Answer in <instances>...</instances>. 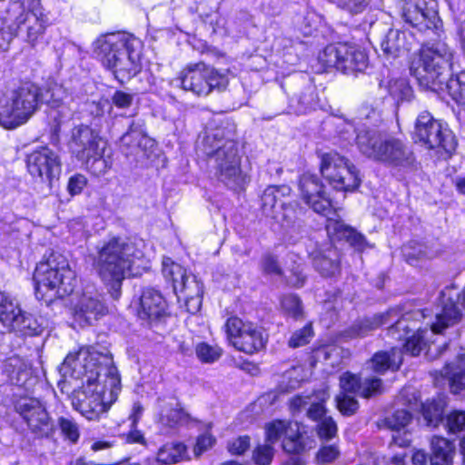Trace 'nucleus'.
Masks as SVG:
<instances>
[{"instance_id": "nucleus-50", "label": "nucleus", "mask_w": 465, "mask_h": 465, "mask_svg": "<svg viewBox=\"0 0 465 465\" xmlns=\"http://www.w3.org/2000/svg\"><path fill=\"white\" fill-rule=\"evenodd\" d=\"M282 311L293 319H300L303 315L301 299L294 294H287L282 296L281 300Z\"/></svg>"}, {"instance_id": "nucleus-22", "label": "nucleus", "mask_w": 465, "mask_h": 465, "mask_svg": "<svg viewBox=\"0 0 465 465\" xmlns=\"http://www.w3.org/2000/svg\"><path fill=\"white\" fill-rule=\"evenodd\" d=\"M380 162L411 172L419 167L413 152L395 138L387 139L380 144Z\"/></svg>"}, {"instance_id": "nucleus-54", "label": "nucleus", "mask_w": 465, "mask_h": 465, "mask_svg": "<svg viewBox=\"0 0 465 465\" xmlns=\"http://www.w3.org/2000/svg\"><path fill=\"white\" fill-rule=\"evenodd\" d=\"M402 254L406 262L411 265H415L419 261L427 256L425 248L418 242H410L403 245Z\"/></svg>"}, {"instance_id": "nucleus-49", "label": "nucleus", "mask_w": 465, "mask_h": 465, "mask_svg": "<svg viewBox=\"0 0 465 465\" xmlns=\"http://www.w3.org/2000/svg\"><path fill=\"white\" fill-rule=\"evenodd\" d=\"M275 450L273 444L267 442L258 444L252 450V460L255 465H270L273 460Z\"/></svg>"}, {"instance_id": "nucleus-38", "label": "nucleus", "mask_w": 465, "mask_h": 465, "mask_svg": "<svg viewBox=\"0 0 465 465\" xmlns=\"http://www.w3.org/2000/svg\"><path fill=\"white\" fill-rule=\"evenodd\" d=\"M298 425L285 420H274L265 425V440L276 443L282 437L285 438Z\"/></svg>"}, {"instance_id": "nucleus-23", "label": "nucleus", "mask_w": 465, "mask_h": 465, "mask_svg": "<svg viewBox=\"0 0 465 465\" xmlns=\"http://www.w3.org/2000/svg\"><path fill=\"white\" fill-rule=\"evenodd\" d=\"M67 97L65 88L59 84L50 83L44 89L41 88L40 105L45 104L50 108V116L56 123V127L73 116V110L65 103Z\"/></svg>"}, {"instance_id": "nucleus-62", "label": "nucleus", "mask_w": 465, "mask_h": 465, "mask_svg": "<svg viewBox=\"0 0 465 465\" xmlns=\"http://www.w3.org/2000/svg\"><path fill=\"white\" fill-rule=\"evenodd\" d=\"M134 95L121 90H117L112 95V104L119 109H127L134 103Z\"/></svg>"}, {"instance_id": "nucleus-44", "label": "nucleus", "mask_w": 465, "mask_h": 465, "mask_svg": "<svg viewBox=\"0 0 465 465\" xmlns=\"http://www.w3.org/2000/svg\"><path fill=\"white\" fill-rule=\"evenodd\" d=\"M358 119V129H376L378 113L376 111L375 102H373L372 104H362V105L359 109Z\"/></svg>"}, {"instance_id": "nucleus-3", "label": "nucleus", "mask_w": 465, "mask_h": 465, "mask_svg": "<svg viewBox=\"0 0 465 465\" xmlns=\"http://www.w3.org/2000/svg\"><path fill=\"white\" fill-rule=\"evenodd\" d=\"M49 25L41 0L9 2L0 19V52L8 50L15 36L35 47L44 40Z\"/></svg>"}, {"instance_id": "nucleus-8", "label": "nucleus", "mask_w": 465, "mask_h": 465, "mask_svg": "<svg viewBox=\"0 0 465 465\" xmlns=\"http://www.w3.org/2000/svg\"><path fill=\"white\" fill-rule=\"evenodd\" d=\"M454 58L453 50L443 42L423 45L419 58L412 62L411 74L420 85L433 92L444 90Z\"/></svg>"}, {"instance_id": "nucleus-64", "label": "nucleus", "mask_w": 465, "mask_h": 465, "mask_svg": "<svg viewBox=\"0 0 465 465\" xmlns=\"http://www.w3.org/2000/svg\"><path fill=\"white\" fill-rule=\"evenodd\" d=\"M87 183L84 175L77 173L70 177L67 184V190L71 195L79 194Z\"/></svg>"}, {"instance_id": "nucleus-16", "label": "nucleus", "mask_w": 465, "mask_h": 465, "mask_svg": "<svg viewBox=\"0 0 465 465\" xmlns=\"http://www.w3.org/2000/svg\"><path fill=\"white\" fill-rule=\"evenodd\" d=\"M224 329L230 343L247 354L262 351L267 342L260 327L252 322H243L238 317H230Z\"/></svg>"}, {"instance_id": "nucleus-11", "label": "nucleus", "mask_w": 465, "mask_h": 465, "mask_svg": "<svg viewBox=\"0 0 465 465\" xmlns=\"http://www.w3.org/2000/svg\"><path fill=\"white\" fill-rule=\"evenodd\" d=\"M41 88L25 84L12 93L10 99L0 105V125L15 129L25 124L39 109Z\"/></svg>"}, {"instance_id": "nucleus-59", "label": "nucleus", "mask_w": 465, "mask_h": 465, "mask_svg": "<svg viewBox=\"0 0 465 465\" xmlns=\"http://www.w3.org/2000/svg\"><path fill=\"white\" fill-rule=\"evenodd\" d=\"M411 420V414L406 410H398L391 416L385 418V424L391 430L405 427Z\"/></svg>"}, {"instance_id": "nucleus-45", "label": "nucleus", "mask_w": 465, "mask_h": 465, "mask_svg": "<svg viewBox=\"0 0 465 465\" xmlns=\"http://www.w3.org/2000/svg\"><path fill=\"white\" fill-rule=\"evenodd\" d=\"M402 361V354L400 349L392 348L390 351L380 352V374L387 370L392 371L400 368Z\"/></svg>"}, {"instance_id": "nucleus-41", "label": "nucleus", "mask_w": 465, "mask_h": 465, "mask_svg": "<svg viewBox=\"0 0 465 465\" xmlns=\"http://www.w3.org/2000/svg\"><path fill=\"white\" fill-rule=\"evenodd\" d=\"M163 274L164 278L172 282L173 292H175L176 285L182 283L187 276V270L181 264L174 262L170 258L163 261Z\"/></svg>"}, {"instance_id": "nucleus-9", "label": "nucleus", "mask_w": 465, "mask_h": 465, "mask_svg": "<svg viewBox=\"0 0 465 465\" xmlns=\"http://www.w3.org/2000/svg\"><path fill=\"white\" fill-rule=\"evenodd\" d=\"M33 279L36 298L46 302L72 293L75 281L68 262L59 254H52L46 261L39 262Z\"/></svg>"}, {"instance_id": "nucleus-39", "label": "nucleus", "mask_w": 465, "mask_h": 465, "mask_svg": "<svg viewBox=\"0 0 465 465\" xmlns=\"http://www.w3.org/2000/svg\"><path fill=\"white\" fill-rule=\"evenodd\" d=\"M189 418V414L179 406L173 408L172 404H166L161 407L159 421L164 426L174 428L187 422Z\"/></svg>"}, {"instance_id": "nucleus-43", "label": "nucleus", "mask_w": 465, "mask_h": 465, "mask_svg": "<svg viewBox=\"0 0 465 465\" xmlns=\"http://www.w3.org/2000/svg\"><path fill=\"white\" fill-rule=\"evenodd\" d=\"M444 89L448 91L449 94L458 104H465V72L447 79L444 84Z\"/></svg>"}, {"instance_id": "nucleus-60", "label": "nucleus", "mask_w": 465, "mask_h": 465, "mask_svg": "<svg viewBox=\"0 0 465 465\" xmlns=\"http://www.w3.org/2000/svg\"><path fill=\"white\" fill-rule=\"evenodd\" d=\"M446 426L450 432L457 433L465 430V411H452L446 417Z\"/></svg>"}, {"instance_id": "nucleus-15", "label": "nucleus", "mask_w": 465, "mask_h": 465, "mask_svg": "<svg viewBox=\"0 0 465 465\" xmlns=\"http://www.w3.org/2000/svg\"><path fill=\"white\" fill-rule=\"evenodd\" d=\"M320 59L327 67H335L346 74L362 72L368 65L366 54L358 46L347 43L328 45Z\"/></svg>"}, {"instance_id": "nucleus-10", "label": "nucleus", "mask_w": 465, "mask_h": 465, "mask_svg": "<svg viewBox=\"0 0 465 465\" xmlns=\"http://www.w3.org/2000/svg\"><path fill=\"white\" fill-rule=\"evenodd\" d=\"M41 88L25 84L12 93L10 99L0 105V125L15 129L25 124L39 109Z\"/></svg>"}, {"instance_id": "nucleus-21", "label": "nucleus", "mask_w": 465, "mask_h": 465, "mask_svg": "<svg viewBox=\"0 0 465 465\" xmlns=\"http://www.w3.org/2000/svg\"><path fill=\"white\" fill-rule=\"evenodd\" d=\"M26 167L33 177L51 185L54 179L60 175L61 161L55 152L44 146L27 154Z\"/></svg>"}, {"instance_id": "nucleus-1", "label": "nucleus", "mask_w": 465, "mask_h": 465, "mask_svg": "<svg viewBox=\"0 0 465 465\" xmlns=\"http://www.w3.org/2000/svg\"><path fill=\"white\" fill-rule=\"evenodd\" d=\"M64 378L82 380L83 385L73 391V408L88 420H98L117 400L121 379L111 356L96 351L69 353L61 365Z\"/></svg>"}, {"instance_id": "nucleus-28", "label": "nucleus", "mask_w": 465, "mask_h": 465, "mask_svg": "<svg viewBox=\"0 0 465 465\" xmlns=\"http://www.w3.org/2000/svg\"><path fill=\"white\" fill-rule=\"evenodd\" d=\"M120 142L122 147L130 150V153L141 150L147 154V152L154 146V140L148 136L145 121L142 118L131 121L127 131L121 136Z\"/></svg>"}, {"instance_id": "nucleus-63", "label": "nucleus", "mask_w": 465, "mask_h": 465, "mask_svg": "<svg viewBox=\"0 0 465 465\" xmlns=\"http://www.w3.org/2000/svg\"><path fill=\"white\" fill-rule=\"evenodd\" d=\"M250 448V437L240 436L231 441L228 445V450L232 454L241 455L243 454Z\"/></svg>"}, {"instance_id": "nucleus-52", "label": "nucleus", "mask_w": 465, "mask_h": 465, "mask_svg": "<svg viewBox=\"0 0 465 465\" xmlns=\"http://www.w3.org/2000/svg\"><path fill=\"white\" fill-rule=\"evenodd\" d=\"M387 89L391 97L399 103L407 99L411 94V87L405 79H395L389 82Z\"/></svg>"}, {"instance_id": "nucleus-35", "label": "nucleus", "mask_w": 465, "mask_h": 465, "mask_svg": "<svg viewBox=\"0 0 465 465\" xmlns=\"http://www.w3.org/2000/svg\"><path fill=\"white\" fill-rule=\"evenodd\" d=\"M3 368L9 381L17 386H25L31 375V370L27 364L17 356L8 358Z\"/></svg>"}, {"instance_id": "nucleus-12", "label": "nucleus", "mask_w": 465, "mask_h": 465, "mask_svg": "<svg viewBox=\"0 0 465 465\" xmlns=\"http://www.w3.org/2000/svg\"><path fill=\"white\" fill-rule=\"evenodd\" d=\"M228 72L200 62L188 65L173 83L198 96H207L213 91L221 93L226 90L229 84Z\"/></svg>"}, {"instance_id": "nucleus-17", "label": "nucleus", "mask_w": 465, "mask_h": 465, "mask_svg": "<svg viewBox=\"0 0 465 465\" xmlns=\"http://www.w3.org/2000/svg\"><path fill=\"white\" fill-rule=\"evenodd\" d=\"M415 138L428 149L441 148L450 153L456 148L452 133L428 113H421L415 124Z\"/></svg>"}, {"instance_id": "nucleus-18", "label": "nucleus", "mask_w": 465, "mask_h": 465, "mask_svg": "<svg viewBox=\"0 0 465 465\" xmlns=\"http://www.w3.org/2000/svg\"><path fill=\"white\" fill-rule=\"evenodd\" d=\"M15 411L26 423L29 430L37 438H48L54 425L45 405L36 398L24 397L16 401Z\"/></svg>"}, {"instance_id": "nucleus-24", "label": "nucleus", "mask_w": 465, "mask_h": 465, "mask_svg": "<svg viewBox=\"0 0 465 465\" xmlns=\"http://www.w3.org/2000/svg\"><path fill=\"white\" fill-rule=\"evenodd\" d=\"M138 318L153 327L166 319L167 303L162 293L153 288H145L140 297Z\"/></svg>"}, {"instance_id": "nucleus-51", "label": "nucleus", "mask_w": 465, "mask_h": 465, "mask_svg": "<svg viewBox=\"0 0 465 465\" xmlns=\"http://www.w3.org/2000/svg\"><path fill=\"white\" fill-rule=\"evenodd\" d=\"M376 323L371 320H358L343 332V336L350 339L364 337L374 331Z\"/></svg>"}, {"instance_id": "nucleus-7", "label": "nucleus", "mask_w": 465, "mask_h": 465, "mask_svg": "<svg viewBox=\"0 0 465 465\" xmlns=\"http://www.w3.org/2000/svg\"><path fill=\"white\" fill-rule=\"evenodd\" d=\"M424 314L421 311L417 310L401 314L389 328L388 331L396 340L406 339L404 348L406 351L412 356H417L427 347L426 339L429 334L441 333L445 329L458 324L462 318V314L458 309L455 302L450 299L443 300L442 306L439 312L436 313V320L431 324L430 331L428 330H420V328L411 336H409L415 324H410L411 320H418L423 318Z\"/></svg>"}, {"instance_id": "nucleus-2", "label": "nucleus", "mask_w": 465, "mask_h": 465, "mask_svg": "<svg viewBox=\"0 0 465 465\" xmlns=\"http://www.w3.org/2000/svg\"><path fill=\"white\" fill-rule=\"evenodd\" d=\"M142 257L143 252L122 237H111L96 246L94 269L114 300L121 295L123 281L134 275L133 268Z\"/></svg>"}, {"instance_id": "nucleus-13", "label": "nucleus", "mask_w": 465, "mask_h": 465, "mask_svg": "<svg viewBox=\"0 0 465 465\" xmlns=\"http://www.w3.org/2000/svg\"><path fill=\"white\" fill-rule=\"evenodd\" d=\"M0 322L19 336L41 335L47 326L43 317L23 311L19 302L5 292H0Z\"/></svg>"}, {"instance_id": "nucleus-34", "label": "nucleus", "mask_w": 465, "mask_h": 465, "mask_svg": "<svg viewBox=\"0 0 465 465\" xmlns=\"http://www.w3.org/2000/svg\"><path fill=\"white\" fill-rule=\"evenodd\" d=\"M430 447L431 465H452L455 446L451 441L442 437H433Z\"/></svg>"}, {"instance_id": "nucleus-47", "label": "nucleus", "mask_w": 465, "mask_h": 465, "mask_svg": "<svg viewBox=\"0 0 465 465\" xmlns=\"http://www.w3.org/2000/svg\"><path fill=\"white\" fill-rule=\"evenodd\" d=\"M335 402H336V407H337L338 411L343 416L354 415L360 407V404H359L358 400L356 399V396L350 395V394H344V393L339 392L335 396Z\"/></svg>"}, {"instance_id": "nucleus-32", "label": "nucleus", "mask_w": 465, "mask_h": 465, "mask_svg": "<svg viewBox=\"0 0 465 465\" xmlns=\"http://www.w3.org/2000/svg\"><path fill=\"white\" fill-rule=\"evenodd\" d=\"M306 209L297 201L282 203V225L293 232H300L304 224Z\"/></svg>"}, {"instance_id": "nucleus-46", "label": "nucleus", "mask_w": 465, "mask_h": 465, "mask_svg": "<svg viewBox=\"0 0 465 465\" xmlns=\"http://www.w3.org/2000/svg\"><path fill=\"white\" fill-rule=\"evenodd\" d=\"M57 424L65 440L74 444L79 440L80 430L74 419L61 416L57 420Z\"/></svg>"}, {"instance_id": "nucleus-14", "label": "nucleus", "mask_w": 465, "mask_h": 465, "mask_svg": "<svg viewBox=\"0 0 465 465\" xmlns=\"http://www.w3.org/2000/svg\"><path fill=\"white\" fill-rule=\"evenodd\" d=\"M320 170L322 175L337 191L351 192L360 185L355 166L337 153L323 154Z\"/></svg>"}, {"instance_id": "nucleus-6", "label": "nucleus", "mask_w": 465, "mask_h": 465, "mask_svg": "<svg viewBox=\"0 0 465 465\" xmlns=\"http://www.w3.org/2000/svg\"><path fill=\"white\" fill-rule=\"evenodd\" d=\"M299 189L304 202L315 212L327 217L326 231L330 237L344 240L358 251L366 245L364 237L352 227L347 225L335 210L321 179L310 173H303L299 182Z\"/></svg>"}, {"instance_id": "nucleus-20", "label": "nucleus", "mask_w": 465, "mask_h": 465, "mask_svg": "<svg viewBox=\"0 0 465 465\" xmlns=\"http://www.w3.org/2000/svg\"><path fill=\"white\" fill-rule=\"evenodd\" d=\"M105 146L106 142L89 125L79 124L71 131L69 148L72 153L84 163H88L92 156L98 155Z\"/></svg>"}, {"instance_id": "nucleus-25", "label": "nucleus", "mask_w": 465, "mask_h": 465, "mask_svg": "<svg viewBox=\"0 0 465 465\" xmlns=\"http://www.w3.org/2000/svg\"><path fill=\"white\" fill-rule=\"evenodd\" d=\"M282 88L289 97L291 107L297 114H305L308 109L316 104L314 86L302 75L287 80L282 84Z\"/></svg>"}, {"instance_id": "nucleus-29", "label": "nucleus", "mask_w": 465, "mask_h": 465, "mask_svg": "<svg viewBox=\"0 0 465 465\" xmlns=\"http://www.w3.org/2000/svg\"><path fill=\"white\" fill-rule=\"evenodd\" d=\"M314 269L323 277H333L340 272V252L331 243L310 252Z\"/></svg>"}, {"instance_id": "nucleus-37", "label": "nucleus", "mask_w": 465, "mask_h": 465, "mask_svg": "<svg viewBox=\"0 0 465 465\" xmlns=\"http://www.w3.org/2000/svg\"><path fill=\"white\" fill-rule=\"evenodd\" d=\"M446 402L443 398L438 397L431 401H427L421 404L422 417L427 426L437 427L442 420V413Z\"/></svg>"}, {"instance_id": "nucleus-58", "label": "nucleus", "mask_w": 465, "mask_h": 465, "mask_svg": "<svg viewBox=\"0 0 465 465\" xmlns=\"http://www.w3.org/2000/svg\"><path fill=\"white\" fill-rule=\"evenodd\" d=\"M85 164L95 175L99 176L111 168L112 161L110 157H104V149H102L98 155L92 156L91 161Z\"/></svg>"}, {"instance_id": "nucleus-4", "label": "nucleus", "mask_w": 465, "mask_h": 465, "mask_svg": "<svg viewBox=\"0 0 465 465\" xmlns=\"http://www.w3.org/2000/svg\"><path fill=\"white\" fill-rule=\"evenodd\" d=\"M198 146L209 158L217 179L225 186L237 190L247 183L241 169L237 143L226 136L223 128L206 130Z\"/></svg>"}, {"instance_id": "nucleus-61", "label": "nucleus", "mask_w": 465, "mask_h": 465, "mask_svg": "<svg viewBox=\"0 0 465 465\" xmlns=\"http://www.w3.org/2000/svg\"><path fill=\"white\" fill-rule=\"evenodd\" d=\"M340 456V450L334 444L320 448L316 454V461L319 465L333 462Z\"/></svg>"}, {"instance_id": "nucleus-40", "label": "nucleus", "mask_w": 465, "mask_h": 465, "mask_svg": "<svg viewBox=\"0 0 465 465\" xmlns=\"http://www.w3.org/2000/svg\"><path fill=\"white\" fill-rule=\"evenodd\" d=\"M186 447L183 443H166L157 453V462L162 465H171L179 462L185 454Z\"/></svg>"}, {"instance_id": "nucleus-48", "label": "nucleus", "mask_w": 465, "mask_h": 465, "mask_svg": "<svg viewBox=\"0 0 465 465\" xmlns=\"http://www.w3.org/2000/svg\"><path fill=\"white\" fill-rule=\"evenodd\" d=\"M441 375L448 379L450 391L453 393H459L465 389V371H454L453 367L448 364L442 370Z\"/></svg>"}, {"instance_id": "nucleus-5", "label": "nucleus", "mask_w": 465, "mask_h": 465, "mask_svg": "<svg viewBox=\"0 0 465 465\" xmlns=\"http://www.w3.org/2000/svg\"><path fill=\"white\" fill-rule=\"evenodd\" d=\"M94 54L122 84L140 72V43L124 34L111 33L99 36L94 43Z\"/></svg>"}, {"instance_id": "nucleus-30", "label": "nucleus", "mask_w": 465, "mask_h": 465, "mask_svg": "<svg viewBox=\"0 0 465 465\" xmlns=\"http://www.w3.org/2000/svg\"><path fill=\"white\" fill-rule=\"evenodd\" d=\"M107 308L98 292H84L75 307L74 316L79 322L92 324L99 317L104 315Z\"/></svg>"}, {"instance_id": "nucleus-36", "label": "nucleus", "mask_w": 465, "mask_h": 465, "mask_svg": "<svg viewBox=\"0 0 465 465\" xmlns=\"http://www.w3.org/2000/svg\"><path fill=\"white\" fill-rule=\"evenodd\" d=\"M378 136L377 130L357 129V146L360 152L369 158L378 159Z\"/></svg>"}, {"instance_id": "nucleus-27", "label": "nucleus", "mask_w": 465, "mask_h": 465, "mask_svg": "<svg viewBox=\"0 0 465 465\" xmlns=\"http://www.w3.org/2000/svg\"><path fill=\"white\" fill-rule=\"evenodd\" d=\"M404 21L420 30L429 29L435 24L436 11L427 0H405L402 7Z\"/></svg>"}, {"instance_id": "nucleus-56", "label": "nucleus", "mask_w": 465, "mask_h": 465, "mask_svg": "<svg viewBox=\"0 0 465 465\" xmlns=\"http://www.w3.org/2000/svg\"><path fill=\"white\" fill-rule=\"evenodd\" d=\"M316 430L320 439L330 440L336 436L338 427L332 417L327 416L317 422Z\"/></svg>"}, {"instance_id": "nucleus-42", "label": "nucleus", "mask_w": 465, "mask_h": 465, "mask_svg": "<svg viewBox=\"0 0 465 465\" xmlns=\"http://www.w3.org/2000/svg\"><path fill=\"white\" fill-rule=\"evenodd\" d=\"M404 35L399 30L391 29L381 43L384 54L397 57L403 49Z\"/></svg>"}, {"instance_id": "nucleus-33", "label": "nucleus", "mask_w": 465, "mask_h": 465, "mask_svg": "<svg viewBox=\"0 0 465 465\" xmlns=\"http://www.w3.org/2000/svg\"><path fill=\"white\" fill-rule=\"evenodd\" d=\"M292 189L288 185H270L264 191L261 197L262 208L266 216L277 219L275 208L282 198L290 195Z\"/></svg>"}, {"instance_id": "nucleus-31", "label": "nucleus", "mask_w": 465, "mask_h": 465, "mask_svg": "<svg viewBox=\"0 0 465 465\" xmlns=\"http://www.w3.org/2000/svg\"><path fill=\"white\" fill-rule=\"evenodd\" d=\"M175 287V293H181L185 301L187 310L191 313H195L200 309L203 296V285L196 277L188 273L183 282Z\"/></svg>"}, {"instance_id": "nucleus-26", "label": "nucleus", "mask_w": 465, "mask_h": 465, "mask_svg": "<svg viewBox=\"0 0 465 465\" xmlns=\"http://www.w3.org/2000/svg\"><path fill=\"white\" fill-rule=\"evenodd\" d=\"M329 398L330 393L327 389H320L306 395H296L291 400V410L305 411L308 419L318 422L327 417L325 403Z\"/></svg>"}, {"instance_id": "nucleus-55", "label": "nucleus", "mask_w": 465, "mask_h": 465, "mask_svg": "<svg viewBox=\"0 0 465 465\" xmlns=\"http://www.w3.org/2000/svg\"><path fill=\"white\" fill-rule=\"evenodd\" d=\"M313 336L312 323L305 325L303 328L294 331L288 341L291 348H298L308 344Z\"/></svg>"}, {"instance_id": "nucleus-57", "label": "nucleus", "mask_w": 465, "mask_h": 465, "mask_svg": "<svg viewBox=\"0 0 465 465\" xmlns=\"http://www.w3.org/2000/svg\"><path fill=\"white\" fill-rule=\"evenodd\" d=\"M282 446L283 450L288 453H299L303 450L304 446L298 427L283 438Z\"/></svg>"}, {"instance_id": "nucleus-53", "label": "nucleus", "mask_w": 465, "mask_h": 465, "mask_svg": "<svg viewBox=\"0 0 465 465\" xmlns=\"http://www.w3.org/2000/svg\"><path fill=\"white\" fill-rule=\"evenodd\" d=\"M195 352L203 362L212 363L221 357L222 349L217 346H212L206 342H202L196 346Z\"/></svg>"}, {"instance_id": "nucleus-19", "label": "nucleus", "mask_w": 465, "mask_h": 465, "mask_svg": "<svg viewBox=\"0 0 465 465\" xmlns=\"http://www.w3.org/2000/svg\"><path fill=\"white\" fill-rule=\"evenodd\" d=\"M378 391V352L366 362L359 375L349 371L340 377V393L371 398Z\"/></svg>"}]
</instances>
